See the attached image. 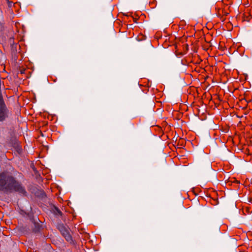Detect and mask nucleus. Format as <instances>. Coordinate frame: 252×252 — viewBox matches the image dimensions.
Here are the masks:
<instances>
[{"label": "nucleus", "instance_id": "nucleus-1", "mask_svg": "<svg viewBox=\"0 0 252 252\" xmlns=\"http://www.w3.org/2000/svg\"><path fill=\"white\" fill-rule=\"evenodd\" d=\"M0 190L6 194L13 192L26 195L27 192L25 187L11 175L5 173L0 174Z\"/></svg>", "mask_w": 252, "mask_h": 252}, {"label": "nucleus", "instance_id": "nucleus-2", "mask_svg": "<svg viewBox=\"0 0 252 252\" xmlns=\"http://www.w3.org/2000/svg\"><path fill=\"white\" fill-rule=\"evenodd\" d=\"M10 112L3 99H0V122L5 121L9 116Z\"/></svg>", "mask_w": 252, "mask_h": 252}, {"label": "nucleus", "instance_id": "nucleus-3", "mask_svg": "<svg viewBox=\"0 0 252 252\" xmlns=\"http://www.w3.org/2000/svg\"><path fill=\"white\" fill-rule=\"evenodd\" d=\"M59 229L67 242L69 243L72 242V237L69 234L68 229L64 226L63 225H59Z\"/></svg>", "mask_w": 252, "mask_h": 252}, {"label": "nucleus", "instance_id": "nucleus-4", "mask_svg": "<svg viewBox=\"0 0 252 252\" xmlns=\"http://www.w3.org/2000/svg\"><path fill=\"white\" fill-rule=\"evenodd\" d=\"M54 213L57 215H62L61 211L57 207H55Z\"/></svg>", "mask_w": 252, "mask_h": 252}]
</instances>
